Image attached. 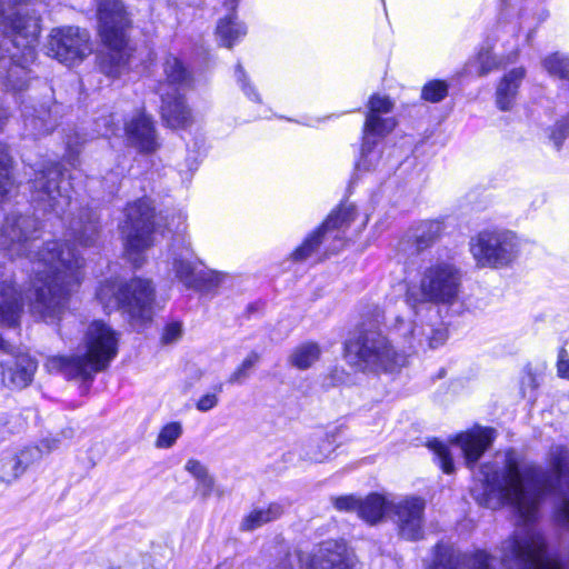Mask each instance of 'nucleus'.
Returning <instances> with one entry per match:
<instances>
[{
    "label": "nucleus",
    "instance_id": "f257e3e1",
    "mask_svg": "<svg viewBox=\"0 0 569 569\" xmlns=\"http://www.w3.org/2000/svg\"><path fill=\"white\" fill-rule=\"evenodd\" d=\"M38 221L11 213L1 228L0 246L11 257L27 256L31 263L30 310L47 323L60 320L72 289L83 279V258L69 244L37 242Z\"/></svg>",
    "mask_w": 569,
    "mask_h": 569
},
{
    "label": "nucleus",
    "instance_id": "f03ea898",
    "mask_svg": "<svg viewBox=\"0 0 569 569\" xmlns=\"http://www.w3.org/2000/svg\"><path fill=\"white\" fill-rule=\"evenodd\" d=\"M547 463L549 469L522 463L513 449L497 453L493 460L480 467L481 503L491 509L509 506L522 521L517 528H531L542 536L532 522L537 519L541 500L555 490L558 480L563 479L569 487V448L551 446Z\"/></svg>",
    "mask_w": 569,
    "mask_h": 569
},
{
    "label": "nucleus",
    "instance_id": "7ed1b4c3",
    "mask_svg": "<svg viewBox=\"0 0 569 569\" xmlns=\"http://www.w3.org/2000/svg\"><path fill=\"white\" fill-rule=\"evenodd\" d=\"M500 551L503 569H566L560 560L547 556L545 537L531 528H517ZM496 563L486 551L462 553L450 545L437 543L427 569H496Z\"/></svg>",
    "mask_w": 569,
    "mask_h": 569
},
{
    "label": "nucleus",
    "instance_id": "20e7f679",
    "mask_svg": "<svg viewBox=\"0 0 569 569\" xmlns=\"http://www.w3.org/2000/svg\"><path fill=\"white\" fill-rule=\"evenodd\" d=\"M118 333L102 321H93L84 336L86 353L73 357H52L47 367L61 372L68 379H91L104 370L118 353Z\"/></svg>",
    "mask_w": 569,
    "mask_h": 569
},
{
    "label": "nucleus",
    "instance_id": "39448f33",
    "mask_svg": "<svg viewBox=\"0 0 569 569\" xmlns=\"http://www.w3.org/2000/svg\"><path fill=\"white\" fill-rule=\"evenodd\" d=\"M100 36L106 51L99 56L101 72L118 78L129 69L131 52L127 46V29L130 19L120 0H100L98 3Z\"/></svg>",
    "mask_w": 569,
    "mask_h": 569
},
{
    "label": "nucleus",
    "instance_id": "423d86ee",
    "mask_svg": "<svg viewBox=\"0 0 569 569\" xmlns=\"http://www.w3.org/2000/svg\"><path fill=\"white\" fill-rule=\"evenodd\" d=\"M104 311L121 309L133 326L151 320L154 289L149 280L132 279L123 284L119 279L102 281L96 292Z\"/></svg>",
    "mask_w": 569,
    "mask_h": 569
},
{
    "label": "nucleus",
    "instance_id": "0eeeda50",
    "mask_svg": "<svg viewBox=\"0 0 569 569\" xmlns=\"http://www.w3.org/2000/svg\"><path fill=\"white\" fill-rule=\"evenodd\" d=\"M348 360L362 370L393 371L406 363V350L396 351L381 332L367 331L346 343Z\"/></svg>",
    "mask_w": 569,
    "mask_h": 569
},
{
    "label": "nucleus",
    "instance_id": "6e6552de",
    "mask_svg": "<svg viewBox=\"0 0 569 569\" xmlns=\"http://www.w3.org/2000/svg\"><path fill=\"white\" fill-rule=\"evenodd\" d=\"M153 204L150 198H141L128 204L126 219L121 224L124 251L136 268L143 262V252L153 243Z\"/></svg>",
    "mask_w": 569,
    "mask_h": 569
},
{
    "label": "nucleus",
    "instance_id": "1a4fd4ad",
    "mask_svg": "<svg viewBox=\"0 0 569 569\" xmlns=\"http://www.w3.org/2000/svg\"><path fill=\"white\" fill-rule=\"evenodd\" d=\"M470 253L481 268H505L516 260L519 243L513 232L486 229L470 239Z\"/></svg>",
    "mask_w": 569,
    "mask_h": 569
},
{
    "label": "nucleus",
    "instance_id": "9d476101",
    "mask_svg": "<svg viewBox=\"0 0 569 569\" xmlns=\"http://www.w3.org/2000/svg\"><path fill=\"white\" fill-rule=\"evenodd\" d=\"M68 186L69 183L62 179L58 163H42L34 171V179L30 181L31 200L43 211L62 217L67 208L72 206Z\"/></svg>",
    "mask_w": 569,
    "mask_h": 569
},
{
    "label": "nucleus",
    "instance_id": "9b49d317",
    "mask_svg": "<svg viewBox=\"0 0 569 569\" xmlns=\"http://www.w3.org/2000/svg\"><path fill=\"white\" fill-rule=\"evenodd\" d=\"M461 287L460 270L448 260H432L421 271V307L427 303L452 305Z\"/></svg>",
    "mask_w": 569,
    "mask_h": 569
},
{
    "label": "nucleus",
    "instance_id": "f8f14e48",
    "mask_svg": "<svg viewBox=\"0 0 569 569\" xmlns=\"http://www.w3.org/2000/svg\"><path fill=\"white\" fill-rule=\"evenodd\" d=\"M393 103L388 97L375 94L368 103V113L363 127V143L361 158L357 163V169L371 170L377 167L380 158L379 152L373 150L377 137H383L391 132L396 127V121L391 117H383L391 112Z\"/></svg>",
    "mask_w": 569,
    "mask_h": 569
},
{
    "label": "nucleus",
    "instance_id": "ddd939ff",
    "mask_svg": "<svg viewBox=\"0 0 569 569\" xmlns=\"http://www.w3.org/2000/svg\"><path fill=\"white\" fill-rule=\"evenodd\" d=\"M426 500L422 497L408 495L389 499L388 519L397 528L399 537L408 541L423 538Z\"/></svg>",
    "mask_w": 569,
    "mask_h": 569
},
{
    "label": "nucleus",
    "instance_id": "4468645a",
    "mask_svg": "<svg viewBox=\"0 0 569 569\" xmlns=\"http://www.w3.org/2000/svg\"><path fill=\"white\" fill-rule=\"evenodd\" d=\"M47 50L59 62L73 66L91 53L89 34L78 27L52 29Z\"/></svg>",
    "mask_w": 569,
    "mask_h": 569
},
{
    "label": "nucleus",
    "instance_id": "2eb2a0df",
    "mask_svg": "<svg viewBox=\"0 0 569 569\" xmlns=\"http://www.w3.org/2000/svg\"><path fill=\"white\" fill-rule=\"evenodd\" d=\"M393 331L395 335L405 339L403 349L412 352L436 349L445 345L448 339V330L442 322L412 326L405 319L397 317Z\"/></svg>",
    "mask_w": 569,
    "mask_h": 569
},
{
    "label": "nucleus",
    "instance_id": "dca6fc26",
    "mask_svg": "<svg viewBox=\"0 0 569 569\" xmlns=\"http://www.w3.org/2000/svg\"><path fill=\"white\" fill-rule=\"evenodd\" d=\"M355 207L352 204L341 206L337 211H333L321 228L310 234L303 243L298 247L291 254L295 261H303L309 258L319 244L328 239L341 241L340 231L345 230L355 220Z\"/></svg>",
    "mask_w": 569,
    "mask_h": 569
},
{
    "label": "nucleus",
    "instance_id": "f3484780",
    "mask_svg": "<svg viewBox=\"0 0 569 569\" xmlns=\"http://www.w3.org/2000/svg\"><path fill=\"white\" fill-rule=\"evenodd\" d=\"M0 351H2L7 359H0L2 367V382L9 388H24L33 378L37 369L34 360L17 348L11 346L0 336Z\"/></svg>",
    "mask_w": 569,
    "mask_h": 569
},
{
    "label": "nucleus",
    "instance_id": "a211bd4d",
    "mask_svg": "<svg viewBox=\"0 0 569 569\" xmlns=\"http://www.w3.org/2000/svg\"><path fill=\"white\" fill-rule=\"evenodd\" d=\"M309 569H359L355 553L343 541L322 542L312 556Z\"/></svg>",
    "mask_w": 569,
    "mask_h": 569
},
{
    "label": "nucleus",
    "instance_id": "6ab92c4d",
    "mask_svg": "<svg viewBox=\"0 0 569 569\" xmlns=\"http://www.w3.org/2000/svg\"><path fill=\"white\" fill-rule=\"evenodd\" d=\"M198 264L199 261L189 242L181 239L172 243L169 250L168 267L174 278L187 289L194 286L199 272Z\"/></svg>",
    "mask_w": 569,
    "mask_h": 569
},
{
    "label": "nucleus",
    "instance_id": "aec40b11",
    "mask_svg": "<svg viewBox=\"0 0 569 569\" xmlns=\"http://www.w3.org/2000/svg\"><path fill=\"white\" fill-rule=\"evenodd\" d=\"M496 436L497 432L493 428L475 427L456 436L452 443L461 450L466 465L472 468L492 445Z\"/></svg>",
    "mask_w": 569,
    "mask_h": 569
},
{
    "label": "nucleus",
    "instance_id": "412c9836",
    "mask_svg": "<svg viewBox=\"0 0 569 569\" xmlns=\"http://www.w3.org/2000/svg\"><path fill=\"white\" fill-rule=\"evenodd\" d=\"M161 97V117L168 127L178 129L192 123V112L186 102L184 90L169 91L166 87H159Z\"/></svg>",
    "mask_w": 569,
    "mask_h": 569
},
{
    "label": "nucleus",
    "instance_id": "4be33fe9",
    "mask_svg": "<svg viewBox=\"0 0 569 569\" xmlns=\"http://www.w3.org/2000/svg\"><path fill=\"white\" fill-rule=\"evenodd\" d=\"M128 142L140 152L150 153L158 149L159 142L150 117L139 113L126 124Z\"/></svg>",
    "mask_w": 569,
    "mask_h": 569
},
{
    "label": "nucleus",
    "instance_id": "5701e85b",
    "mask_svg": "<svg viewBox=\"0 0 569 569\" xmlns=\"http://www.w3.org/2000/svg\"><path fill=\"white\" fill-rule=\"evenodd\" d=\"M23 312L22 297L11 281L0 282V325L16 327Z\"/></svg>",
    "mask_w": 569,
    "mask_h": 569
},
{
    "label": "nucleus",
    "instance_id": "b1692460",
    "mask_svg": "<svg viewBox=\"0 0 569 569\" xmlns=\"http://www.w3.org/2000/svg\"><path fill=\"white\" fill-rule=\"evenodd\" d=\"M24 133L38 138L50 133L57 126V119L52 116V110L40 106L39 109L24 106L22 108Z\"/></svg>",
    "mask_w": 569,
    "mask_h": 569
},
{
    "label": "nucleus",
    "instance_id": "393cba45",
    "mask_svg": "<svg viewBox=\"0 0 569 569\" xmlns=\"http://www.w3.org/2000/svg\"><path fill=\"white\" fill-rule=\"evenodd\" d=\"M525 74L523 68H515L500 80L496 90V103L500 110L507 111L512 108Z\"/></svg>",
    "mask_w": 569,
    "mask_h": 569
},
{
    "label": "nucleus",
    "instance_id": "a878e982",
    "mask_svg": "<svg viewBox=\"0 0 569 569\" xmlns=\"http://www.w3.org/2000/svg\"><path fill=\"white\" fill-rule=\"evenodd\" d=\"M70 229L74 239L82 247L93 246L99 237V222L98 218L91 211H84L78 219L70 222Z\"/></svg>",
    "mask_w": 569,
    "mask_h": 569
},
{
    "label": "nucleus",
    "instance_id": "bb28decb",
    "mask_svg": "<svg viewBox=\"0 0 569 569\" xmlns=\"http://www.w3.org/2000/svg\"><path fill=\"white\" fill-rule=\"evenodd\" d=\"M389 499L378 493H371L360 499L358 516L369 525L380 522L383 517L388 518Z\"/></svg>",
    "mask_w": 569,
    "mask_h": 569
},
{
    "label": "nucleus",
    "instance_id": "cd10ccee",
    "mask_svg": "<svg viewBox=\"0 0 569 569\" xmlns=\"http://www.w3.org/2000/svg\"><path fill=\"white\" fill-rule=\"evenodd\" d=\"M166 81L159 87H166L169 91L184 90L190 83V74L181 61L173 56H169L163 64Z\"/></svg>",
    "mask_w": 569,
    "mask_h": 569
},
{
    "label": "nucleus",
    "instance_id": "c85d7f7f",
    "mask_svg": "<svg viewBox=\"0 0 569 569\" xmlns=\"http://www.w3.org/2000/svg\"><path fill=\"white\" fill-rule=\"evenodd\" d=\"M16 190L12 178V158L7 144L0 142V202L9 199Z\"/></svg>",
    "mask_w": 569,
    "mask_h": 569
},
{
    "label": "nucleus",
    "instance_id": "c756f323",
    "mask_svg": "<svg viewBox=\"0 0 569 569\" xmlns=\"http://www.w3.org/2000/svg\"><path fill=\"white\" fill-rule=\"evenodd\" d=\"M320 353L321 350L317 343L307 342L293 349L289 357V361L293 367L305 370L319 360Z\"/></svg>",
    "mask_w": 569,
    "mask_h": 569
},
{
    "label": "nucleus",
    "instance_id": "7c9ffc66",
    "mask_svg": "<svg viewBox=\"0 0 569 569\" xmlns=\"http://www.w3.org/2000/svg\"><path fill=\"white\" fill-rule=\"evenodd\" d=\"M227 279V274L214 270H199L191 289L201 293L216 291Z\"/></svg>",
    "mask_w": 569,
    "mask_h": 569
},
{
    "label": "nucleus",
    "instance_id": "2f4dec72",
    "mask_svg": "<svg viewBox=\"0 0 569 569\" xmlns=\"http://www.w3.org/2000/svg\"><path fill=\"white\" fill-rule=\"evenodd\" d=\"M246 34L244 30L241 29L234 21L233 17L221 19L217 27V36L222 46L231 48L234 42Z\"/></svg>",
    "mask_w": 569,
    "mask_h": 569
},
{
    "label": "nucleus",
    "instance_id": "473e14b6",
    "mask_svg": "<svg viewBox=\"0 0 569 569\" xmlns=\"http://www.w3.org/2000/svg\"><path fill=\"white\" fill-rule=\"evenodd\" d=\"M443 228L439 221H425L416 232V244L418 250L430 247L441 234Z\"/></svg>",
    "mask_w": 569,
    "mask_h": 569
},
{
    "label": "nucleus",
    "instance_id": "72a5a7b5",
    "mask_svg": "<svg viewBox=\"0 0 569 569\" xmlns=\"http://www.w3.org/2000/svg\"><path fill=\"white\" fill-rule=\"evenodd\" d=\"M543 67L549 74L569 81V57L553 53L543 60Z\"/></svg>",
    "mask_w": 569,
    "mask_h": 569
},
{
    "label": "nucleus",
    "instance_id": "f704fd0d",
    "mask_svg": "<svg viewBox=\"0 0 569 569\" xmlns=\"http://www.w3.org/2000/svg\"><path fill=\"white\" fill-rule=\"evenodd\" d=\"M281 513L282 508L278 503H270L268 507L254 508L251 511V529L278 519Z\"/></svg>",
    "mask_w": 569,
    "mask_h": 569
},
{
    "label": "nucleus",
    "instance_id": "c9c22d12",
    "mask_svg": "<svg viewBox=\"0 0 569 569\" xmlns=\"http://www.w3.org/2000/svg\"><path fill=\"white\" fill-rule=\"evenodd\" d=\"M448 96V84L442 80H432L426 83L421 91L423 100L432 103L442 101Z\"/></svg>",
    "mask_w": 569,
    "mask_h": 569
},
{
    "label": "nucleus",
    "instance_id": "e433bc0d",
    "mask_svg": "<svg viewBox=\"0 0 569 569\" xmlns=\"http://www.w3.org/2000/svg\"><path fill=\"white\" fill-rule=\"evenodd\" d=\"M429 448L436 455L438 463L443 472L452 473L455 471V466L448 447L443 442L435 439L429 442Z\"/></svg>",
    "mask_w": 569,
    "mask_h": 569
},
{
    "label": "nucleus",
    "instance_id": "4c0bfd02",
    "mask_svg": "<svg viewBox=\"0 0 569 569\" xmlns=\"http://www.w3.org/2000/svg\"><path fill=\"white\" fill-rule=\"evenodd\" d=\"M182 427L179 422H170L166 425L156 441L158 448H170L176 440L181 436Z\"/></svg>",
    "mask_w": 569,
    "mask_h": 569
},
{
    "label": "nucleus",
    "instance_id": "58836bf2",
    "mask_svg": "<svg viewBox=\"0 0 569 569\" xmlns=\"http://www.w3.org/2000/svg\"><path fill=\"white\" fill-rule=\"evenodd\" d=\"M22 475V471L19 467V462L12 456H8L0 460V480L3 482H12L19 476Z\"/></svg>",
    "mask_w": 569,
    "mask_h": 569
},
{
    "label": "nucleus",
    "instance_id": "ea45409f",
    "mask_svg": "<svg viewBox=\"0 0 569 569\" xmlns=\"http://www.w3.org/2000/svg\"><path fill=\"white\" fill-rule=\"evenodd\" d=\"M569 137V121L562 117L549 130V140L553 147L559 150L565 140Z\"/></svg>",
    "mask_w": 569,
    "mask_h": 569
},
{
    "label": "nucleus",
    "instance_id": "a19ab883",
    "mask_svg": "<svg viewBox=\"0 0 569 569\" xmlns=\"http://www.w3.org/2000/svg\"><path fill=\"white\" fill-rule=\"evenodd\" d=\"M222 391V383L214 386L212 392H208L200 397L196 403V408L201 412H207L213 409L219 402V393Z\"/></svg>",
    "mask_w": 569,
    "mask_h": 569
},
{
    "label": "nucleus",
    "instance_id": "79ce46f5",
    "mask_svg": "<svg viewBox=\"0 0 569 569\" xmlns=\"http://www.w3.org/2000/svg\"><path fill=\"white\" fill-rule=\"evenodd\" d=\"M331 502L335 508L339 511L352 512L359 511L360 498H357L353 495L332 497Z\"/></svg>",
    "mask_w": 569,
    "mask_h": 569
},
{
    "label": "nucleus",
    "instance_id": "37998d69",
    "mask_svg": "<svg viewBox=\"0 0 569 569\" xmlns=\"http://www.w3.org/2000/svg\"><path fill=\"white\" fill-rule=\"evenodd\" d=\"M13 457L17 459V462H19V467L23 473L32 462L40 459L41 451L37 447L26 448L21 450L19 455H16Z\"/></svg>",
    "mask_w": 569,
    "mask_h": 569
},
{
    "label": "nucleus",
    "instance_id": "c03bdc74",
    "mask_svg": "<svg viewBox=\"0 0 569 569\" xmlns=\"http://www.w3.org/2000/svg\"><path fill=\"white\" fill-rule=\"evenodd\" d=\"M478 74L485 76L497 67L496 58L490 50H481L477 57Z\"/></svg>",
    "mask_w": 569,
    "mask_h": 569
},
{
    "label": "nucleus",
    "instance_id": "a18cd8bd",
    "mask_svg": "<svg viewBox=\"0 0 569 569\" xmlns=\"http://www.w3.org/2000/svg\"><path fill=\"white\" fill-rule=\"evenodd\" d=\"M555 520L561 528L569 529V493L563 496L557 505Z\"/></svg>",
    "mask_w": 569,
    "mask_h": 569
},
{
    "label": "nucleus",
    "instance_id": "49530a36",
    "mask_svg": "<svg viewBox=\"0 0 569 569\" xmlns=\"http://www.w3.org/2000/svg\"><path fill=\"white\" fill-rule=\"evenodd\" d=\"M182 336V325L179 321L169 322L162 332L161 341L166 345L178 341Z\"/></svg>",
    "mask_w": 569,
    "mask_h": 569
},
{
    "label": "nucleus",
    "instance_id": "de8ad7c7",
    "mask_svg": "<svg viewBox=\"0 0 569 569\" xmlns=\"http://www.w3.org/2000/svg\"><path fill=\"white\" fill-rule=\"evenodd\" d=\"M332 443L328 439L323 440L319 445V450L313 452H308V459L313 462H322L325 459H327L330 453L332 452Z\"/></svg>",
    "mask_w": 569,
    "mask_h": 569
},
{
    "label": "nucleus",
    "instance_id": "09e8293b",
    "mask_svg": "<svg viewBox=\"0 0 569 569\" xmlns=\"http://www.w3.org/2000/svg\"><path fill=\"white\" fill-rule=\"evenodd\" d=\"M214 481L212 477L208 473L203 478L197 480V492L201 495L202 498H208L213 491Z\"/></svg>",
    "mask_w": 569,
    "mask_h": 569
},
{
    "label": "nucleus",
    "instance_id": "8fccbe9b",
    "mask_svg": "<svg viewBox=\"0 0 569 569\" xmlns=\"http://www.w3.org/2000/svg\"><path fill=\"white\" fill-rule=\"evenodd\" d=\"M184 469L191 473L196 480L203 478L206 475H208L207 468L198 460L190 459L187 461Z\"/></svg>",
    "mask_w": 569,
    "mask_h": 569
},
{
    "label": "nucleus",
    "instance_id": "3c124183",
    "mask_svg": "<svg viewBox=\"0 0 569 569\" xmlns=\"http://www.w3.org/2000/svg\"><path fill=\"white\" fill-rule=\"evenodd\" d=\"M558 375L569 380V356L565 349H561L557 361Z\"/></svg>",
    "mask_w": 569,
    "mask_h": 569
},
{
    "label": "nucleus",
    "instance_id": "603ef678",
    "mask_svg": "<svg viewBox=\"0 0 569 569\" xmlns=\"http://www.w3.org/2000/svg\"><path fill=\"white\" fill-rule=\"evenodd\" d=\"M248 369H249V360L248 359H244L240 366V368L234 371L229 381L232 382V383H241L246 380L247 378V372H248Z\"/></svg>",
    "mask_w": 569,
    "mask_h": 569
},
{
    "label": "nucleus",
    "instance_id": "864d4df0",
    "mask_svg": "<svg viewBox=\"0 0 569 569\" xmlns=\"http://www.w3.org/2000/svg\"><path fill=\"white\" fill-rule=\"evenodd\" d=\"M236 78L237 81L240 83L241 88L246 91L247 83L244 81V69L241 64H238L236 68Z\"/></svg>",
    "mask_w": 569,
    "mask_h": 569
},
{
    "label": "nucleus",
    "instance_id": "5fc2aeb1",
    "mask_svg": "<svg viewBox=\"0 0 569 569\" xmlns=\"http://www.w3.org/2000/svg\"><path fill=\"white\" fill-rule=\"evenodd\" d=\"M66 143H67L69 157L71 158L73 153L78 152L77 146L79 144V141H78V139L73 140L71 137H69Z\"/></svg>",
    "mask_w": 569,
    "mask_h": 569
},
{
    "label": "nucleus",
    "instance_id": "6e6d98bb",
    "mask_svg": "<svg viewBox=\"0 0 569 569\" xmlns=\"http://www.w3.org/2000/svg\"><path fill=\"white\" fill-rule=\"evenodd\" d=\"M407 301L409 305H412L413 307H416V302L418 301L416 298H413V295L411 292H408L407 295Z\"/></svg>",
    "mask_w": 569,
    "mask_h": 569
},
{
    "label": "nucleus",
    "instance_id": "4d7b16f0",
    "mask_svg": "<svg viewBox=\"0 0 569 569\" xmlns=\"http://www.w3.org/2000/svg\"><path fill=\"white\" fill-rule=\"evenodd\" d=\"M248 522H249V518L243 519V523H242V526H243V527H244V526H247V523H248Z\"/></svg>",
    "mask_w": 569,
    "mask_h": 569
},
{
    "label": "nucleus",
    "instance_id": "13d9d810",
    "mask_svg": "<svg viewBox=\"0 0 569 569\" xmlns=\"http://www.w3.org/2000/svg\"><path fill=\"white\" fill-rule=\"evenodd\" d=\"M109 129H106L103 132H101L102 136H107L109 133Z\"/></svg>",
    "mask_w": 569,
    "mask_h": 569
},
{
    "label": "nucleus",
    "instance_id": "bf43d9fd",
    "mask_svg": "<svg viewBox=\"0 0 569 569\" xmlns=\"http://www.w3.org/2000/svg\"><path fill=\"white\" fill-rule=\"evenodd\" d=\"M179 220H180V221H183V220H184V217H183L182 214H180V216H179ZM180 223H181V222H179V224H180Z\"/></svg>",
    "mask_w": 569,
    "mask_h": 569
},
{
    "label": "nucleus",
    "instance_id": "052dcab7",
    "mask_svg": "<svg viewBox=\"0 0 569 569\" xmlns=\"http://www.w3.org/2000/svg\"><path fill=\"white\" fill-rule=\"evenodd\" d=\"M565 118L569 121V112L567 113V116H565Z\"/></svg>",
    "mask_w": 569,
    "mask_h": 569
}]
</instances>
